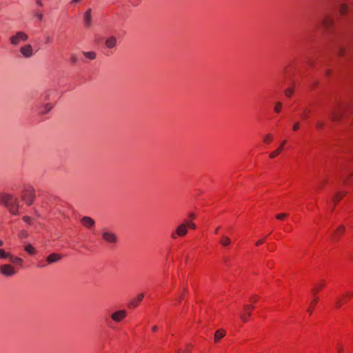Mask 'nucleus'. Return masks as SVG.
<instances>
[{"label":"nucleus","mask_w":353,"mask_h":353,"mask_svg":"<svg viewBox=\"0 0 353 353\" xmlns=\"http://www.w3.org/2000/svg\"><path fill=\"white\" fill-rule=\"evenodd\" d=\"M0 203L4 205L12 214H18L19 207L17 198L7 194H0Z\"/></svg>","instance_id":"nucleus-1"},{"label":"nucleus","mask_w":353,"mask_h":353,"mask_svg":"<svg viewBox=\"0 0 353 353\" xmlns=\"http://www.w3.org/2000/svg\"><path fill=\"white\" fill-rule=\"evenodd\" d=\"M196 228V224L193 221L185 219L172 232L171 237L172 239H176L178 236L183 237L188 234V228L194 230Z\"/></svg>","instance_id":"nucleus-2"},{"label":"nucleus","mask_w":353,"mask_h":353,"mask_svg":"<svg viewBox=\"0 0 353 353\" xmlns=\"http://www.w3.org/2000/svg\"><path fill=\"white\" fill-rule=\"evenodd\" d=\"M323 34H332L335 32V22L334 17L330 14H325L320 23Z\"/></svg>","instance_id":"nucleus-3"},{"label":"nucleus","mask_w":353,"mask_h":353,"mask_svg":"<svg viewBox=\"0 0 353 353\" xmlns=\"http://www.w3.org/2000/svg\"><path fill=\"white\" fill-rule=\"evenodd\" d=\"M353 299V291L347 290L341 294L335 302L334 306L336 310H339L341 307L347 304Z\"/></svg>","instance_id":"nucleus-4"},{"label":"nucleus","mask_w":353,"mask_h":353,"mask_svg":"<svg viewBox=\"0 0 353 353\" xmlns=\"http://www.w3.org/2000/svg\"><path fill=\"white\" fill-rule=\"evenodd\" d=\"M345 110V105L342 103L339 102L332 110L330 115V119L332 121H341L343 117Z\"/></svg>","instance_id":"nucleus-5"},{"label":"nucleus","mask_w":353,"mask_h":353,"mask_svg":"<svg viewBox=\"0 0 353 353\" xmlns=\"http://www.w3.org/2000/svg\"><path fill=\"white\" fill-rule=\"evenodd\" d=\"M254 309L255 306L253 304H245L243 305V312L239 316L242 323H245L248 322Z\"/></svg>","instance_id":"nucleus-6"},{"label":"nucleus","mask_w":353,"mask_h":353,"mask_svg":"<svg viewBox=\"0 0 353 353\" xmlns=\"http://www.w3.org/2000/svg\"><path fill=\"white\" fill-rule=\"evenodd\" d=\"M102 239L107 243L114 245L118 241V236L112 231L105 230L101 233Z\"/></svg>","instance_id":"nucleus-7"},{"label":"nucleus","mask_w":353,"mask_h":353,"mask_svg":"<svg viewBox=\"0 0 353 353\" xmlns=\"http://www.w3.org/2000/svg\"><path fill=\"white\" fill-rule=\"evenodd\" d=\"M22 200L28 205H30L33 203L34 199L35 198V192L34 190L29 187L24 190L23 194L21 196Z\"/></svg>","instance_id":"nucleus-8"},{"label":"nucleus","mask_w":353,"mask_h":353,"mask_svg":"<svg viewBox=\"0 0 353 353\" xmlns=\"http://www.w3.org/2000/svg\"><path fill=\"white\" fill-rule=\"evenodd\" d=\"M28 39V36L24 32H17L14 35L10 38V43L12 46H17L20 41H26Z\"/></svg>","instance_id":"nucleus-9"},{"label":"nucleus","mask_w":353,"mask_h":353,"mask_svg":"<svg viewBox=\"0 0 353 353\" xmlns=\"http://www.w3.org/2000/svg\"><path fill=\"white\" fill-rule=\"evenodd\" d=\"M0 273L5 276L10 277L15 275L17 271L11 265L4 264L0 266Z\"/></svg>","instance_id":"nucleus-10"},{"label":"nucleus","mask_w":353,"mask_h":353,"mask_svg":"<svg viewBox=\"0 0 353 353\" xmlns=\"http://www.w3.org/2000/svg\"><path fill=\"white\" fill-rule=\"evenodd\" d=\"M325 287V281L324 280H320L318 282L314 283L312 289L311 294L314 298H319L318 294L323 290Z\"/></svg>","instance_id":"nucleus-11"},{"label":"nucleus","mask_w":353,"mask_h":353,"mask_svg":"<svg viewBox=\"0 0 353 353\" xmlns=\"http://www.w3.org/2000/svg\"><path fill=\"white\" fill-rule=\"evenodd\" d=\"M127 314L125 310H119L111 314L110 318L114 323H120L125 318Z\"/></svg>","instance_id":"nucleus-12"},{"label":"nucleus","mask_w":353,"mask_h":353,"mask_svg":"<svg viewBox=\"0 0 353 353\" xmlns=\"http://www.w3.org/2000/svg\"><path fill=\"white\" fill-rule=\"evenodd\" d=\"M92 10L88 8L83 15V22L85 28H90L92 25Z\"/></svg>","instance_id":"nucleus-13"},{"label":"nucleus","mask_w":353,"mask_h":353,"mask_svg":"<svg viewBox=\"0 0 353 353\" xmlns=\"http://www.w3.org/2000/svg\"><path fill=\"white\" fill-rule=\"evenodd\" d=\"M20 52L26 58H30L33 55V49L30 44H27L20 48Z\"/></svg>","instance_id":"nucleus-14"},{"label":"nucleus","mask_w":353,"mask_h":353,"mask_svg":"<svg viewBox=\"0 0 353 353\" xmlns=\"http://www.w3.org/2000/svg\"><path fill=\"white\" fill-rule=\"evenodd\" d=\"M226 336V330L223 328L217 330L214 334V343L215 344L219 343L222 339Z\"/></svg>","instance_id":"nucleus-15"},{"label":"nucleus","mask_w":353,"mask_h":353,"mask_svg":"<svg viewBox=\"0 0 353 353\" xmlns=\"http://www.w3.org/2000/svg\"><path fill=\"white\" fill-rule=\"evenodd\" d=\"M81 223L83 224V225L89 229H91L95 225L94 220L91 217L86 216L81 218Z\"/></svg>","instance_id":"nucleus-16"},{"label":"nucleus","mask_w":353,"mask_h":353,"mask_svg":"<svg viewBox=\"0 0 353 353\" xmlns=\"http://www.w3.org/2000/svg\"><path fill=\"white\" fill-rule=\"evenodd\" d=\"M345 227L343 225H339L333 233V239L338 241L345 233Z\"/></svg>","instance_id":"nucleus-17"},{"label":"nucleus","mask_w":353,"mask_h":353,"mask_svg":"<svg viewBox=\"0 0 353 353\" xmlns=\"http://www.w3.org/2000/svg\"><path fill=\"white\" fill-rule=\"evenodd\" d=\"M117 39L114 36L108 37L105 41V46L108 49H112L117 46Z\"/></svg>","instance_id":"nucleus-18"},{"label":"nucleus","mask_w":353,"mask_h":353,"mask_svg":"<svg viewBox=\"0 0 353 353\" xmlns=\"http://www.w3.org/2000/svg\"><path fill=\"white\" fill-rule=\"evenodd\" d=\"M287 143V141L286 140H283L280 145L279 146V148L275 150L274 151L272 152L270 154H269V157L270 159H274L275 157H276L277 156H279L283 151V148L285 146V145Z\"/></svg>","instance_id":"nucleus-19"},{"label":"nucleus","mask_w":353,"mask_h":353,"mask_svg":"<svg viewBox=\"0 0 353 353\" xmlns=\"http://www.w3.org/2000/svg\"><path fill=\"white\" fill-rule=\"evenodd\" d=\"M319 301V298L313 297V299L310 301L309 306L307 309V312L308 313L309 316H312V314H313Z\"/></svg>","instance_id":"nucleus-20"},{"label":"nucleus","mask_w":353,"mask_h":353,"mask_svg":"<svg viewBox=\"0 0 353 353\" xmlns=\"http://www.w3.org/2000/svg\"><path fill=\"white\" fill-rule=\"evenodd\" d=\"M349 11H350L349 6L347 3H343L339 6V14L341 17H345L347 15V14L349 12Z\"/></svg>","instance_id":"nucleus-21"},{"label":"nucleus","mask_w":353,"mask_h":353,"mask_svg":"<svg viewBox=\"0 0 353 353\" xmlns=\"http://www.w3.org/2000/svg\"><path fill=\"white\" fill-rule=\"evenodd\" d=\"M312 113V110L310 107V105H308L305 107L303 110L302 113L300 115L301 119L303 120H307L310 117Z\"/></svg>","instance_id":"nucleus-22"},{"label":"nucleus","mask_w":353,"mask_h":353,"mask_svg":"<svg viewBox=\"0 0 353 353\" xmlns=\"http://www.w3.org/2000/svg\"><path fill=\"white\" fill-rule=\"evenodd\" d=\"M61 258L62 256L60 254L57 253H52L47 257L46 261L48 263H53L58 262L59 261L61 260Z\"/></svg>","instance_id":"nucleus-23"},{"label":"nucleus","mask_w":353,"mask_h":353,"mask_svg":"<svg viewBox=\"0 0 353 353\" xmlns=\"http://www.w3.org/2000/svg\"><path fill=\"white\" fill-rule=\"evenodd\" d=\"M347 194V192H338L335 194L334 198H333V203L334 207L336 206L338 203L343 199L345 195Z\"/></svg>","instance_id":"nucleus-24"},{"label":"nucleus","mask_w":353,"mask_h":353,"mask_svg":"<svg viewBox=\"0 0 353 353\" xmlns=\"http://www.w3.org/2000/svg\"><path fill=\"white\" fill-rule=\"evenodd\" d=\"M52 108H53V105L51 103L41 105L39 108L38 112L41 114H45L48 113L50 110H52Z\"/></svg>","instance_id":"nucleus-25"},{"label":"nucleus","mask_w":353,"mask_h":353,"mask_svg":"<svg viewBox=\"0 0 353 353\" xmlns=\"http://www.w3.org/2000/svg\"><path fill=\"white\" fill-rule=\"evenodd\" d=\"M231 242H232L231 239L228 236H225V235H222L219 240V243L223 247H225V248L229 246L231 244Z\"/></svg>","instance_id":"nucleus-26"},{"label":"nucleus","mask_w":353,"mask_h":353,"mask_svg":"<svg viewBox=\"0 0 353 353\" xmlns=\"http://www.w3.org/2000/svg\"><path fill=\"white\" fill-rule=\"evenodd\" d=\"M143 298V294H140L137 296V299L134 300H132L130 303V307H137L140 301H142Z\"/></svg>","instance_id":"nucleus-27"},{"label":"nucleus","mask_w":353,"mask_h":353,"mask_svg":"<svg viewBox=\"0 0 353 353\" xmlns=\"http://www.w3.org/2000/svg\"><path fill=\"white\" fill-rule=\"evenodd\" d=\"M187 292H188L187 288H184L183 290L182 293L179 296L178 298H176L174 300V305L179 304L183 300L184 296L187 294Z\"/></svg>","instance_id":"nucleus-28"},{"label":"nucleus","mask_w":353,"mask_h":353,"mask_svg":"<svg viewBox=\"0 0 353 353\" xmlns=\"http://www.w3.org/2000/svg\"><path fill=\"white\" fill-rule=\"evenodd\" d=\"M273 139V135L271 133H268L263 137V142L266 145H269L272 142Z\"/></svg>","instance_id":"nucleus-29"},{"label":"nucleus","mask_w":353,"mask_h":353,"mask_svg":"<svg viewBox=\"0 0 353 353\" xmlns=\"http://www.w3.org/2000/svg\"><path fill=\"white\" fill-rule=\"evenodd\" d=\"M193 346L191 344H188L183 349H179L176 353H191Z\"/></svg>","instance_id":"nucleus-30"},{"label":"nucleus","mask_w":353,"mask_h":353,"mask_svg":"<svg viewBox=\"0 0 353 353\" xmlns=\"http://www.w3.org/2000/svg\"><path fill=\"white\" fill-rule=\"evenodd\" d=\"M9 260L11 263H12L14 264H18V265H21L23 262L22 259L17 257V256H14L11 254L10 256Z\"/></svg>","instance_id":"nucleus-31"},{"label":"nucleus","mask_w":353,"mask_h":353,"mask_svg":"<svg viewBox=\"0 0 353 353\" xmlns=\"http://www.w3.org/2000/svg\"><path fill=\"white\" fill-rule=\"evenodd\" d=\"M83 55L90 60H94L97 57V54L95 52H83Z\"/></svg>","instance_id":"nucleus-32"},{"label":"nucleus","mask_w":353,"mask_h":353,"mask_svg":"<svg viewBox=\"0 0 353 353\" xmlns=\"http://www.w3.org/2000/svg\"><path fill=\"white\" fill-rule=\"evenodd\" d=\"M352 183H353V172L343 181L344 185H347Z\"/></svg>","instance_id":"nucleus-33"},{"label":"nucleus","mask_w":353,"mask_h":353,"mask_svg":"<svg viewBox=\"0 0 353 353\" xmlns=\"http://www.w3.org/2000/svg\"><path fill=\"white\" fill-rule=\"evenodd\" d=\"M283 107V103L280 101H278L275 103L274 108V112L276 114L279 113L281 111Z\"/></svg>","instance_id":"nucleus-34"},{"label":"nucleus","mask_w":353,"mask_h":353,"mask_svg":"<svg viewBox=\"0 0 353 353\" xmlns=\"http://www.w3.org/2000/svg\"><path fill=\"white\" fill-rule=\"evenodd\" d=\"M294 90L292 87L288 88L285 90V95L288 98H291L294 94Z\"/></svg>","instance_id":"nucleus-35"},{"label":"nucleus","mask_w":353,"mask_h":353,"mask_svg":"<svg viewBox=\"0 0 353 353\" xmlns=\"http://www.w3.org/2000/svg\"><path fill=\"white\" fill-rule=\"evenodd\" d=\"M34 17L37 19V21H41L43 19V14L39 10H36L34 12Z\"/></svg>","instance_id":"nucleus-36"},{"label":"nucleus","mask_w":353,"mask_h":353,"mask_svg":"<svg viewBox=\"0 0 353 353\" xmlns=\"http://www.w3.org/2000/svg\"><path fill=\"white\" fill-rule=\"evenodd\" d=\"M260 299V296L258 294H252L250 299L249 301L252 303H257Z\"/></svg>","instance_id":"nucleus-37"},{"label":"nucleus","mask_w":353,"mask_h":353,"mask_svg":"<svg viewBox=\"0 0 353 353\" xmlns=\"http://www.w3.org/2000/svg\"><path fill=\"white\" fill-rule=\"evenodd\" d=\"M25 250L30 254H34L35 253L34 248L30 244H28L25 247Z\"/></svg>","instance_id":"nucleus-38"},{"label":"nucleus","mask_w":353,"mask_h":353,"mask_svg":"<svg viewBox=\"0 0 353 353\" xmlns=\"http://www.w3.org/2000/svg\"><path fill=\"white\" fill-rule=\"evenodd\" d=\"M289 214L288 213H280L276 215V219L280 221H283L288 218Z\"/></svg>","instance_id":"nucleus-39"},{"label":"nucleus","mask_w":353,"mask_h":353,"mask_svg":"<svg viewBox=\"0 0 353 353\" xmlns=\"http://www.w3.org/2000/svg\"><path fill=\"white\" fill-rule=\"evenodd\" d=\"M10 254L6 252L3 249H0V259L10 258Z\"/></svg>","instance_id":"nucleus-40"},{"label":"nucleus","mask_w":353,"mask_h":353,"mask_svg":"<svg viewBox=\"0 0 353 353\" xmlns=\"http://www.w3.org/2000/svg\"><path fill=\"white\" fill-rule=\"evenodd\" d=\"M327 181H328V180L326 179L323 180V181L320 182L316 187L317 190H323L327 185Z\"/></svg>","instance_id":"nucleus-41"},{"label":"nucleus","mask_w":353,"mask_h":353,"mask_svg":"<svg viewBox=\"0 0 353 353\" xmlns=\"http://www.w3.org/2000/svg\"><path fill=\"white\" fill-rule=\"evenodd\" d=\"M345 54H346L345 48L343 47L340 48L339 50V52H338V56L339 57H343L345 55Z\"/></svg>","instance_id":"nucleus-42"},{"label":"nucleus","mask_w":353,"mask_h":353,"mask_svg":"<svg viewBox=\"0 0 353 353\" xmlns=\"http://www.w3.org/2000/svg\"><path fill=\"white\" fill-rule=\"evenodd\" d=\"M325 126V124L323 121H318L316 124H315V128L317 129V130H321L324 128Z\"/></svg>","instance_id":"nucleus-43"},{"label":"nucleus","mask_w":353,"mask_h":353,"mask_svg":"<svg viewBox=\"0 0 353 353\" xmlns=\"http://www.w3.org/2000/svg\"><path fill=\"white\" fill-rule=\"evenodd\" d=\"M265 239L266 237H264V238H262L261 239H259L256 243H255V245L256 247H259L260 245H261L262 244H263L265 242Z\"/></svg>","instance_id":"nucleus-44"},{"label":"nucleus","mask_w":353,"mask_h":353,"mask_svg":"<svg viewBox=\"0 0 353 353\" xmlns=\"http://www.w3.org/2000/svg\"><path fill=\"white\" fill-rule=\"evenodd\" d=\"M299 128H300V122L299 121L295 122L292 126V130L296 132V131L299 130Z\"/></svg>","instance_id":"nucleus-45"},{"label":"nucleus","mask_w":353,"mask_h":353,"mask_svg":"<svg viewBox=\"0 0 353 353\" xmlns=\"http://www.w3.org/2000/svg\"><path fill=\"white\" fill-rule=\"evenodd\" d=\"M35 4L39 8L43 7V0H35Z\"/></svg>","instance_id":"nucleus-46"},{"label":"nucleus","mask_w":353,"mask_h":353,"mask_svg":"<svg viewBox=\"0 0 353 353\" xmlns=\"http://www.w3.org/2000/svg\"><path fill=\"white\" fill-rule=\"evenodd\" d=\"M23 221H24L26 223H28V224H31V223H32V219H31L30 216H23Z\"/></svg>","instance_id":"nucleus-47"},{"label":"nucleus","mask_w":353,"mask_h":353,"mask_svg":"<svg viewBox=\"0 0 353 353\" xmlns=\"http://www.w3.org/2000/svg\"><path fill=\"white\" fill-rule=\"evenodd\" d=\"M188 217L190 219L189 220L192 221V220L196 219V214L194 212H191V213L189 214Z\"/></svg>","instance_id":"nucleus-48"},{"label":"nucleus","mask_w":353,"mask_h":353,"mask_svg":"<svg viewBox=\"0 0 353 353\" xmlns=\"http://www.w3.org/2000/svg\"><path fill=\"white\" fill-rule=\"evenodd\" d=\"M70 59H71L72 62H73V63H76L77 61V58L75 54H72Z\"/></svg>","instance_id":"nucleus-49"},{"label":"nucleus","mask_w":353,"mask_h":353,"mask_svg":"<svg viewBox=\"0 0 353 353\" xmlns=\"http://www.w3.org/2000/svg\"><path fill=\"white\" fill-rule=\"evenodd\" d=\"M332 70L331 69H327L326 71H325V75L327 77H329L332 74Z\"/></svg>","instance_id":"nucleus-50"},{"label":"nucleus","mask_w":353,"mask_h":353,"mask_svg":"<svg viewBox=\"0 0 353 353\" xmlns=\"http://www.w3.org/2000/svg\"><path fill=\"white\" fill-rule=\"evenodd\" d=\"M20 237H26L27 236V233L24 231H22L19 234Z\"/></svg>","instance_id":"nucleus-51"},{"label":"nucleus","mask_w":353,"mask_h":353,"mask_svg":"<svg viewBox=\"0 0 353 353\" xmlns=\"http://www.w3.org/2000/svg\"><path fill=\"white\" fill-rule=\"evenodd\" d=\"M51 42V38L50 37H46V43H49Z\"/></svg>","instance_id":"nucleus-52"},{"label":"nucleus","mask_w":353,"mask_h":353,"mask_svg":"<svg viewBox=\"0 0 353 353\" xmlns=\"http://www.w3.org/2000/svg\"><path fill=\"white\" fill-rule=\"evenodd\" d=\"M219 228H220V227H217V228L215 229V230H214V233H215V234H217V233H218V231H219Z\"/></svg>","instance_id":"nucleus-53"},{"label":"nucleus","mask_w":353,"mask_h":353,"mask_svg":"<svg viewBox=\"0 0 353 353\" xmlns=\"http://www.w3.org/2000/svg\"><path fill=\"white\" fill-rule=\"evenodd\" d=\"M188 259H189V256H187L185 257V263H186L188 262Z\"/></svg>","instance_id":"nucleus-54"},{"label":"nucleus","mask_w":353,"mask_h":353,"mask_svg":"<svg viewBox=\"0 0 353 353\" xmlns=\"http://www.w3.org/2000/svg\"><path fill=\"white\" fill-rule=\"evenodd\" d=\"M318 85V82H316L314 84V87H313V89H314L316 88V86H317Z\"/></svg>","instance_id":"nucleus-55"},{"label":"nucleus","mask_w":353,"mask_h":353,"mask_svg":"<svg viewBox=\"0 0 353 353\" xmlns=\"http://www.w3.org/2000/svg\"><path fill=\"white\" fill-rule=\"evenodd\" d=\"M3 245V242L1 240H0V247L2 246Z\"/></svg>","instance_id":"nucleus-56"}]
</instances>
